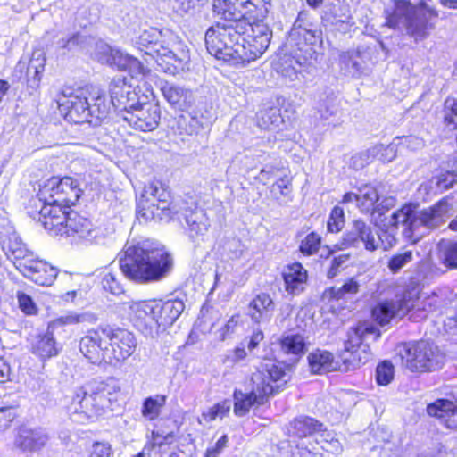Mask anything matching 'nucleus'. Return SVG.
<instances>
[{"label": "nucleus", "instance_id": "nucleus-1", "mask_svg": "<svg viewBox=\"0 0 457 457\" xmlns=\"http://www.w3.org/2000/svg\"><path fill=\"white\" fill-rule=\"evenodd\" d=\"M269 0H214L220 21L205 32L208 52L236 68L259 59L270 46L272 33L264 20Z\"/></svg>", "mask_w": 457, "mask_h": 457}, {"label": "nucleus", "instance_id": "nucleus-2", "mask_svg": "<svg viewBox=\"0 0 457 457\" xmlns=\"http://www.w3.org/2000/svg\"><path fill=\"white\" fill-rule=\"evenodd\" d=\"M250 375L252 390L235 388L232 393L233 411L237 417L247 415L253 407L267 404L270 399L281 393L291 378L292 366L277 359H264Z\"/></svg>", "mask_w": 457, "mask_h": 457}, {"label": "nucleus", "instance_id": "nucleus-3", "mask_svg": "<svg viewBox=\"0 0 457 457\" xmlns=\"http://www.w3.org/2000/svg\"><path fill=\"white\" fill-rule=\"evenodd\" d=\"M384 25L391 29L404 27L406 33L415 40L427 37L435 28L439 13L433 0H393L392 5L383 12Z\"/></svg>", "mask_w": 457, "mask_h": 457}, {"label": "nucleus", "instance_id": "nucleus-4", "mask_svg": "<svg viewBox=\"0 0 457 457\" xmlns=\"http://www.w3.org/2000/svg\"><path fill=\"white\" fill-rule=\"evenodd\" d=\"M120 386L114 378L94 380L76 391L72 400L75 415L83 422L115 410L120 397Z\"/></svg>", "mask_w": 457, "mask_h": 457}, {"label": "nucleus", "instance_id": "nucleus-5", "mask_svg": "<svg viewBox=\"0 0 457 457\" xmlns=\"http://www.w3.org/2000/svg\"><path fill=\"white\" fill-rule=\"evenodd\" d=\"M33 218L54 235L66 237L78 235L81 238H87L93 232L90 220L75 211H66L59 206H42Z\"/></svg>", "mask_w": 457, "mask_h": 457}, {"label": "nucleus", "instance_id": "nucleus-6", "mask_svg": "<svg viewBox=\"0 0 457 457\" xmlns=\"http://www.w3.org/2000/svg\"><path fill=\"white\" fill-rule=\"evenodd\" d=\"M145 62L147 71L176 75L184 71L188 58L178 56L169 48L162 31L151 29L145 38Z\"/></svg>", "mask_w": 457, "mask_h": 457}, {"label": "nucleus", "instance_id": "nucleus-7", "mask_svg": "<svg viewBox=\"0 0 457 457\" xmlns=\"http://www.w3.org/2000/svg\"><path fill=\"white\" fill-rule=\"evenodd\" d=\"M369 334H374L376 339L381 337L380 330L366 321H360L346 331L343 349L337 353V357L342 358L349 370H355L370 361L371 349L364 343L365 336Z\"/></svg>", "mask_w": 457, "mask_h": 457}, {"label": "nucleus", "instance_id": "nucleus-8", "mask_svg": "<svg viewBox=\"0 0 457 457\" xmlns=\"http://www.w3.org/2000/svg\"><path fill=\"white\" fill-rule=\"evenodd\" d=\"M400 346L401 361L411 372H432L441 367L442 353L433 342L420 339L403 342Z\"/></svg>", "mask_w": 457, "mask_h": 457}, {"label": "nucleus", "instance_id": "nucleus-9", "mask_svg": "<svg viewBox=\"0 0 457 457\" xmlns=\"http://www.w3.org/2000/svg\"><path fill=\"white\" fill-rule=\"evenodd\" d=\"M81 194L79 184L73 178L52 177L39 189L37 202L40 208L51 205L65 209L75 204Z\"/></svg>", "mask_w": 457, "mask_h": 457}, {"label": "nucleus", "instance_id": "nucleus-10", "mask_svg": "<svg viewBox=\"0 0 457 457\" xmlns=\"http://www.w3.org/2000/svg\"><path fill=\"white\" fill-rule=\"evenodd\" d=\"M176 212L168 186L161 180L151 181L145 190V220H169Z\"/></svg>", "mask_w": 457, "mask_h": 457}, {"label": "nucleus", "instance_id": "nucleus-11", "mask_svg": "<svg viewBox=\"0 0 457 457\" xmlns=\"http://www.w3.org/2000/svg\"><path fill=\"white\" fill-rule=\"evenodd\" d=\"M145 243V282L161 281L172 271L173 256L160 242Z\"/></svg>", "mask_w": 457, "mask_h": 457}, {"label": "nucleus", "instance_id": "nucleus-12", "mask_svg": "<svg viewBox=\"0 0 457 457\" xmlns=\"http://www.w3.org/2000/svg\"><path fill=\"white\" fill-rule=\"evenodd\" d=\"M106 363L117 365L134 352L137 343L132 333L122 328L104 327Z\"/></svg>", "mask_w": 457, "mask_h": 457}, {"label": "nucleus", "instance_id": "nucleus-13", "mask_svg": "<svg viewBox=\"0 0 457 457\" xmlns=\"http://www.w3.org/2000/svg\"><path fill=\"white\" fill-rule=\"evenodd\" d=\"M184 309V302L179 298L167 301L162 299L145 301V314L157 327H162L163 328L171 326L180 316Z\"/></svg>", "mask_w": 457, "mask_h": 457}, {"label": "nucleus", "instance_id": "nucleus-14", "mask_svg": "<svg viewBox=\"0 0 457 457\" xmlns=\"http://www.w3.org/2000/svg\"><path fill=\"white\" fill-rule=\"evenodd\" d=\"M96 103L90 105L87 97L80 95L70 96L60 104L67 109L66 116L75 123L90 122V117L96 116L102 119L106 115L104 99L97 96Z\"/></svg>", "mask_w": 457, "mask_h": 457}, {"label": "nucleus", "instance_id": "nucleus-15", "mask_svg": "<svg viewBox=\"0 0 457 457\" xmlns=\"http://www.w3.org/2000/svg\"><path fill=\"white\" fill-rule=\"evenodd\" d=\"M97 49V58L102 63L115 67L119 71H129L132 79L143 75V67L137 58L104 43H99Z\"/></svg>", "mask_w": 457, "mask_h": 457}, {"label": "nucleus", "instance_id": "nucleus-16", "mask_svg": "<svg viewBox=\"0 0 457 457\" xmlns=\"http://www.w3.org/2000/svg\"><path fill=\"white\" fill-rule=\"evenodd\" d=\"M322 43L321 31L301 29L290 36L292 54L297 62H306L316 54Z\"/></svg>", "mask_w": 457, "mask_h": 457}, {"label": "nucleus", "instance_id": "nucleus-17", "mask_svg": "<svg viewBox=\"0 0 457 457\" xmlns=\"http://www.w3.org/2000/svg\"><path fill=\"white\" fill-rule=\"evenodd\" d=\"M360 241L363 242L364 248L369 252H374L378 249V244L370 227L361 220H354L352 229L343 234L341 239L328 251V255L336 251L353 247Z\"/></svg>", "mask_w": 457, "mask_h": 457}, {"label": "nucleus", "instance_id": "nucleus-18", "mask_svg": "<svg viewBox=\"0 0 457 457\" xmlns=\"http://www.w3.org/2000/svg\"><path fill=\"white\" fill-rule=\"evenodd\" d=\"M120 267L129 279L143 282V243L140 239H129L123 255L120 258Z\"/></svg>", "mask_w": 457, "mask_h": 457}, {"label": "nucleus", "instance_id": "nucleus-19", "mask_svg": "<svg viewBox=\"0 0 457 457\" xmlns=\"http://www.w3.org/2000/svg\"><path fill=\"white\" fill-rule=\"evenodd\" d=\"M18 270L34 283L50 287L57 277V270L46 261L35 258L33 254L18 265Z\"/></svg>", "mask_w": 457, "mask_h": 457}, {"label": "nucleus", "instance_id": "nucleus-20", "mask_svg": "<svg viewBox=\"0 0 457 457\" xmlns=\"http://www.w3.org/2000/svg\"><path fill=\"white\" fill-rule=\"evenodd\" d=\"M309 370L313 375H321L333 371L348 372L347 366L332 352L316 348L307 355Z\"/></svg>", "mask_w": 457, "mask_h": 457}, {"label": "nucleus", "instance_id": "nucleus-21", "mask_svg": "<svg viewBox=\"0 0 457 457\" xmlns=\"http://www.w3.org/2000/svg\"><path fill=\"white\" fill-rule=\"evenodd\" d=\"M275 173H279V177L269 187L270 198L277 202L280 200L291 201L294 192V176L289 167L272 166L269 170H261V174L266 175L267 179H270Z\"/></svg>", "mask_w": 457, "mask_h": 457}, {"label": "nucleus", "instance_id": "nucleus-22", "mask_svg": "<svg viewBox=\"0 0 457 457\" xmlns=\"http://www.w3.org/2000/svg\"><path fill=\"white\" fill-rule=\"evenodd\" d=\"M426 413L437 420L447 430L457 431V397L454 400L437 398L428 403Z\"/></svg>", "mask_w": 457, "mask_h": 457}, {"label": "nucleus", "instance_id": "nucleus-23", "mask_svg": "<svg viewBox=\"0 0 457 457\" xmlns=\"http://www.w3.org/2000/svg\"><path fill=\"white\" fill-rule=\"evenodd\" d=\"M104 328L90 331L83 337L79 342V350L82 354L92 363H106L105 345L106 339L103 333Z\"/></svg>", "mask_w": 457, "mask_h": 457}, {"label": "nucleus", "instance_id": "nucleus-24", "mask_svg": "<svg viewBox=\"0 0 457 457\" xmlns=\"http://www.w3.org/2000/svg\"><path fill=\"white\" fill-rule=\"evenodd\" d=\"M281 277L285 291L290 295H299L307 287L309 274L300 262H294L284 267Z\"/></svg>", "mask_w": 457, "mask_h": 457}, {"label": "nucleus", "instance_id": "nucleus-25", "mask_svg": "<svg viewBox=\"0 0 457 457\" xmlns=\"http://www.w3.org/2000/svg\"><path fill=\"white\" fill-rule=\"evenodd\" d=\"M453 209L449 196H444L434 204L420 212L419 220L423 227L436 229L445 222Z\"/></svg>", "mask_w": 457, "mask_h": 457}, {"label": "nucleus", "instance_id": "nucleus-26", "mask_svg": "<svg viewBox=\"0 0 457 457\" xmlns=\"http://www.w3.org/2000/svg\"><path fill=\"white\" fill-rule=\"evenodd\" d=\"M49 436L43 428H22L15 439V446L23 452H37L44 448Z\"/></svg>", "mask_w": 457, "mask_h": 457}, {"label": "nucleus", "instance_id": "nucleus-27", "mask_svg": "<svg viewBox=\"0 0 457 457\" xmlns=\"http://www.w3.org/2000/svg\"><path fill=\"white\" fill-rule=\"evenodd\" d=\"M275 308V303L267 292H259L247 304V316L254 323H260Z\"/></svg>", "mask_w": 457, "mask_h": 457}, {"label": "nucleus", "instance_id": "nucleus-28", "mask_svg": "<svg viewBox=\"0 0 457 457\" xmlns=\"http://www.w3.org/2000/svg\"><path fill=\"white\" fill-rule=\"evenodd\" d=\"M185 220L189 237L193 239L203 237L211 226L206 211L197 205L186 211Z\"/></svg>", "mask_w": 457, "mask_h": 457}, {"label": "nucleus", "instance_id": "nucleus-29", "mask_svg": "<svg viewBox=\"0 0 457 457\" xmlns=\"http://www.w3.org/2000/svg\"><path fill=\"white\" fill-rule=\"evenodd\" d=\"M177 441V432L170 428L168 420H162L155 425L151 432V436L147 441L149 449H158L162 451L166 446H170Z\"/></svg>", "mask_w": 457, "mask_h": 457}, {"label": "nucleus", "instance_id": "nucleus-30", "mask_svg": "<svg viewBox=\"0 0 457 457\" xmlns=\"http://www.w3.org/2000/svg\"><path fill=\"white\" fill-rule=\"evenodd\" d=\"M418 203L407 202L401 205L399 209L394 212L391 215L390 226L397 228L400 224L406 226V237H411L412 230L417 220V209Z\"/></svg>", "mask_w": 457, "mask_h": 457}, {"label": "nucleus", "instance_id": "nucleus-31", "mask_svg": "<svg viewBox=\"0 0 457 457\" xmlns=\"http://www.w3.org/2000/svg\"><path fill=\"white\" fill-rule=\"evenodd\" d=\"M2 248L7 258L13 262L17 270L19 263L32 255V253L26 249L20 237L15 232L2 237Z\"/></svg>", "mask_w": 457, "mask_h": 457}, {"label": "nucleus", "instance_id": "nucleus-32", "mask_svg": "<svg viewBox=\"0 0 457 457\" xmlns=\"http://www.w3.org/2000/svg\"><path fill=\"white\" fill-rule=\"evenodd\" d=\"M357 197L356 206L361 213L374 216L379 211V195L374 186L365 184L361 187Z\"/></svg>", "mask_w": 457, "mask_h": 457}, {"label": "nucleus", "instance_id": "nucleus-33", "mask_svg": "<svg viewBox=\"0 0 457 457\" xmlns=\"http://www.w3.org/2000/svg\"><path fill=\"white\" fill-rule=\"evenodd\" d=\"M280 351L286 355L303 357L307 350V342L303 334L283 335L278 340Z\"/></svg>", "mask_w": 457, "mask_h": 457}, {"label": "nucleus", "instance_id": "nucleus-34", "mask_svg": "<svg viewBox=\"0 0 457 457\" xmlns=\"http://www.w3.org/2000/svg\"><path fill=\"white\" fill-rule=\"evenodd\" d=\"M161 90L166 101L176 110L183 111L190 104L188 91L180 87L166 82Z\"/></svg>", "mask_w": 457, "mask_h": 457}, {"label": "nucleus", "instance_id": "nucleus-35", "mask_svg": "<svg viewBox=\"0 0 457 457\" xmlns=\"http://www.w3.org/2000/svg\"><path fill=\"white\" fill-rule=\"evenodd\" d=\"M437 256L446 270H457V240L441 239L437 244Z\"/></svg>", "mask_w": 457, "mask_h": 457}, {"label": "nucleus", "instance_id": "nucleus-36", "mask_svg": "<svg viewBox=\"0 0 457 457\" xmlns=\"http://www.w3.org/2000/svg\"><path fill=\"white\" fill-rule=\"evenodd\" d=\"M322 424L311 417H298L294 419L290 427L292 434L298 438H305L321 430Z\"/></svg>", "mask_w": 457, "mask_h": 457}, {"label": "nucleus", "instance_id": "nucleus-37", "mask_svg": "<svg viewBox=\"0 0 457 457\" xmlns=\"http://www.w3.org/2000/svg\"><path fill=\"white\" fill-rule=\"evenodd\" d=\"M283 122L280 108L270 106L262 109L256 116L257 126L263 130H271L279 127Z\"/></svg>", "mask_w": 457, "mask_h": 457}, {"label": "nucleus", "instance_id": "nucleus-38", "mask_svg": "<svg viewBox=\"0 0 457 457\" xmlns=\"http://www.w3.org/2000/svg\"><path fill=\"white\" fill-rule=\"evenodd\" d=\"M399 315L394 300H384L378 302L371 310V316L374 320L381 327L390 323V321Z\"/></svg>", "mask_w": 457, "mask_h": 457}, {"label": "nucleus", "instance_id": "nucleus-39", "mask_svg": "<svg viewBox=\"0 0 457 457\" xmlns=\"http://www.w3.org/2000/svg\"><path fill=\"white\" fill-rule=\"evenodd\" d=\"M53 332L54 331L48 330L46 335L38 337L33 345V353L42 359L50 358L57 354Z\"/></svg>", "mask_w": 457, "mask_h": 457}, {"label": "nucleus", "instance_id": "nucleus-40", "mask_svg": "<svg viewBox=\"0 0 457 457\" xmlns=\"http://www.w3.org/2000/svg\"><path fill=\"white\" fill-rule=\"evenodd\" d=\"M420 298V293L414 287L405 288L394 301L395 306L399 314H407L415 306Z\"/></svg>", "mask_w": 457, "mask_h": 457}, {"label": "nucleus", "instance_id": "nucleus-41", "mask_svg": "<svg viewBox=\"0 0 457 457\" xmlns=\"http://www.w3.org/2000/svg\"><path fill=\"white\" fill-rule=\"evenodd\" d=\"M166 403L167 396L162 394L145 398V417L151 420L158 419Z\"/></svg>", "mask_w": 457, "mask_h": 457}, {"label": "nucleus", "instance_id": "nucleus-42", "mask_svg": "<svg viewBox=\"0 0 457 457\" xmlns=\"http://www.w3.org/2000/svg\"><path fill=\"white\" fill-rule=\"evenodd\" d=\"M89 314L87 313H77L75 312H69L48 323V330L54 331L55 329L64 327L71 326L88 320Z\"/></svg>", "mask_w": 457, "mask_h": 457}, {"label": "nucleus", "instance_id": "nucleus-43", "mask_svg": "<svg viewBox=\"0 0 457 457\" xmlns=\"http://www.w3.org/2000/svg\"><path fill=\"white\" fill-rule=\"evenodd\" d=\"M345 217L342 207L334 206L327 220V231L332 234L339 233L345 227Z\"/></svg>", "mask_w": 457, "mask_h": 457}, {"label": "nucleus", "instance_id": "nucleus-44", "mask_svg": "<svg viewBox=\"0 0 457 457\" xmlns=\"http://www.w3.org/2000/svg\"><path fill=\"white\" fill-rule=\"evenodd\" d=\"M321 245V237L317 232H310L301 241L299 251L304 256L316 254Z\"/></svg>", "mask_w": 457, "mask_h": 457}, {"label": "nucleus", "instance_id": "nucleus-45", "mask_svg": "<svg viewBox=\"0 0 457 457\" xmlns=\"http://www.w3.org/2000/svg\"><path fill=\"white\" fill-rule=\"evenodd\" d=\"M395 376V368L388 360L378 362L376 368V383L378 386H387L392 382Z\"/></svg>", "mask_w": 457, "mask_h": 457}, {"label": "nucleus", "instance_id": "nucleus-46", "mask_svg": "<svg viewBox=\"0 0 457 457\" xmlns=\"http://www.w3.org/2000/svg\"><path fill=\"white\" fill-rule=\"evenodd\" d=\"M230 411L229 401L224 399L219 403H214L208 410L203 412L202 416L205 421H213L216 419H223Z\"/></svg>", "mask_w": 457, "mask_h": 457}, {"label": "nucleus", "instance_id": "nucleus-47", "mask_svg": "<svg viewBox=\"0 0 457 457\" xmlns=\"http://www.w3.org/2000/svg\"><path fill=\"white\" fill-rule=\"evenodd\" d=\"M45 57L40 51L34 52L32 58L27 68V74L29 77L30 73L33 72L32 79L35 82H39L41 79V74L44 71L45 67Z\"/></svg>", "mask_w": 457, "mask_h": 457}, {"label": "nucleus", "instance_id": "nucleus-48", "mask_svg": "<svg viewBox=\"0 0 457 457\" xmlns=\"http://www.w3.org/2000/svg\"><path fill=\"white\" fill-rule=\"evenodd\" d=\"M351 253H343L337 256H334L331 260L329 267L327 270V278L329 279L336 278L342 270L346 268L345 263L351 259Z\"/></svg>", "mask_w": 457, "mask_h": 457}, {"label": "nucleus", "instance_id": "nucleus-49", "mask_svg": "<svg viewBox=\"0 0 457 457\" xmlns=\"http://www.w3.org/2000/svg\"><path fill=\"white\" fill-rule=\"evenodd\" d=\"M412 260V252L406 251L403 253L394 254L388 261L387 267L391 272H398L406 263Z\"/></svg>", "mask_w": 457, "mask_h": 457}, {"label": "nucleus", "instance_id": "nucleus-50", "mask_svg": "<svg viewBox=\"0 0 457 457\" xmlns=\"http://www.w3.org/2000/svg\"><path fill=\"white\" fill-rule=\"evenodd\" d=\"M17 299L19 307L25 314L35 315L37 312V307L30 295L23 292H18Z\"/></svg>", "mask_w": 457, "mask_h": 457}, {"label": "nucleus", "instance_id": "nucleus-51", "mask_svg": "<svg viewBox=\"0 0 457 457\" xmlns=\"http://www.w3.org/2000/svg\"><path fill=\"white\" fill-rule=\"evenodd\" d=\"M457 183V172L445 170L436 177V186L444 190L452 188Z\"/></svg>", "mask_w": 457, "mask_h": 457}, {"label": "nucleus", "instance_id": "nucleus-52", "mask_svg": "<svg viewBox=\"0 0 457 457\" xmlns=\"http://www.w3.org/2000/svg\"><path fill=\"white\" fill-rule=\"evenodd\" d=\"M102 286L104 290L109 291L112 295H119L123 293V287L121 284L117 281L115 276L112 273H107L102 279Z\"/></svg>", "mask_w": 457, "mask_h": 457}, {"label": "nucleus", "instance_id": "nucleus-53", "mask_svg": "<svg viewBox=\"0 0 457 457\" xmlns=\"http://www.w3.org/2000/svg\"><path fill=\"white\" fill-rule=\"evenodd\" d=\"M146 112L148 116H145V131H152L159 125L160 111L156 106L151 104Z\"/></svg>", "mask_w": 457, "mask_h": 457}, {"label": "nucleus", "instance_id": "nucleus-54", "mask_svg": "<svg viewBox=\"0 0 457 457\" xmlns=\"http://www.w3.org/2000/svg\"><path fill=\"white\" fill-rule=\"evenodd\" d=\"M111 445L105 442H95L90 449L88 457H111Z\"/></svg>", "mask_w": 457, "mask_h": 457}, {"label": "nucleus", "instance_id": "nucleus-55", "mask_svg": "<svg viewBox=\"0 0 457 457\" xmlns=\"http://www.w3.org/2000/svg\"><path fill=\"white\" fill-rule=\"evenodd\" d=\"M228 437L227 435L221 436L214 445L205 450L204 457H218L225 447H227Z\"/></svg>", "mask_w": 457, "mask_h": 457}, {"label": "nucleus", "instance_id": "nucleus-56", "mask_svg": "<svg viewBox=\"0 0 457 457\" xmlns=\"http://www.w3.org/2000/svg\"><path fill=\"white\" fill-rule=\"evenodd\" d=\"M264 332L259 328H254L252 331L251 335H249L247 337V349L250 352H252L254 349L258 348L261 343L264 340Z\"/></svg>", "mask_w": 457, "mask_h": 457}, {"label": "nucleus", "instance_id": "nucleus-57", "mask_svg": "<svg viewBox=\"0 0 457 457\" xmlns=\"http://www.w3.org/2000/svg\"><path fill=\"white\" fill-rule=\"evenodd\" d=\"M140 110L129 111L124 116V120L137 130H143V120L140 116Z\"/></svg>", "mask_w": 457, "mask_h": 457}, {"label": "nucleus", "instance_id": "nucleus-58", "mask_svg": "<svg viewBox=\"0 0 457 457\" xmlns=\"http://www.w3.org/2000/svg\"><path fill=\"white\" fill-rule=\"evenodd\" d=\"M15 418V413L12 408L0 410V432L7 429Z\"/></svg>", "mask_w": 457, "mask_h": 457}, {"label": "nucleus", "instance_id": "nucleus-59", "mask_svg": "<svg viewBox=\"0 0 457 457\" xmlns=\"http://www.w3.org/2000/svg\"><path fill=\"white\" fill-rule=\"evenodd\" d=\"M344 295H355L360 290L359 283L353 278H347L345 283L340 287Z\"/></svg>", "mask_w": 457, "mask_h": 457}, {"label": "nucleus", "instance_id": "nucleus-60", "mask_svg": "<svg viewBox=\"0 0 457 457\" xmlns=\"http://www.w3.org/2000/svg\"><path fill=\"white\" fill-rule=\"evenodd\" d=\"M345 297L340 287H331L327 288L323 293V298L328 303L337 302Z\"/></svg>", "mask_w": 457, "mask_h": 457}, {"label": "nucleus", "instance_id": "nucleus-61", "mask_svg": "<svg viewBox=\"0 0 457 457\" xmlns=\"http://www.w3.org/2000/svg\"><path fill=\"white\" fill-rule=\"evenodd\" d=\"M247 357V353L244 347L237 346L232 351V356H227L224 359L225 361H229L231 363H237L238 361L245 360Z\"/></svg>", "mask_w": 457, "mask_h": 457}, {"label": "nucleus", "instance_id": "nucleus-62", "mask_svg": "<svg viewBox=\"0 0 457 457\" xmlns=\"http://www.w3.org/2000/svg\"><path fill=\"white\" fill-rule=\"evenodd\" d=\"M11 378L10 365L0 357V383H5Z\"/></svg>", "mask_w": 457, "mask_h": 457}, {"label": "nucleus", "instance_id": "nucleus-63", "mask_svg": "<svg viewBox=\"0 0 457 457\" xmlns=\"http://www.w3.org/2000/svg\"><path fill=\"white\" fill-rule=\"evenodd\" d=\"M81 37L79 35H73L68 39H62L59 41V45L62 48L71 50L74 46H78L81 42Z\"/></svg>", "mask_w": 457, "mask_h": 457}, {"label": "nucleus", "instance_id": "nucleus-64", "mask_svg": "<svg viewBox=\"0 0 457 457\" xmlns=\"http://www.w3.org/2000/svg\"><path fill=\"white\" fill-rule=\"evenodd\" d=\"M455 116H457V114H453V112L450 111V113H446L443 118L444 124L449 127L451 130L457 129V122L454 119Z\"/></svg>", "mask_w": 457, "mask_h": 457}]
</instances>
